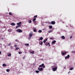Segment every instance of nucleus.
Instances as JSON below:
<instances>
[{"label": "nucleus", "mask_w": 75, "mask_h": 75, "mask_svg": "<svg viewBox=\"0 0 75 75\" xmlns=\"http://www.w3.org/2000/svg\"><path fill=\"white\" fill-rule=\"evenodd\" d=\"M31 38V37H29L28 38V40H30Z\"/></svg>", "instance_id": "35"}, {"label": "nucleus", "mask_w": 75, "mask_h": 75, "mask_svg": "<svg viewBox=\"0 0 75 75\" xmlns=\"http://www.w3.org/2000/svg\"><path fill=\"white\" fill-rule=\"evenodd\" d=\"M61 38H62V39H65V37L64 36H62L61 37Z\"/></svg>", "instance_id": "16"}, {"label": "nucleus", "mask_w": 75, "mask_h": 75, "mask_svg": "<svg viewBox=\"0 0 75 75\" xmlns=\"http://www.w3.org/2000/svg\"><path fill=\"white\" fill-rule=\"evenodd\" d=\"M30 54H34V51H30Z\"/></svg>", "instance_id": "12"}, {"label": "nucleus", "mask_w": 75, "mask_h": 75, "mask_svg": "<svg viewBox=\"0 0 75 75\" xmlns=\"http://www.w3.org/2000/svg\"><path fill=\"white\" fill-rule=\"evenodd\" d=\"M33 31L34 32H36L37 31V30H36V28H35L33 30Z\"/></svg>", "instance_id": "14"}, {"label": "nucleus", "mask_w": 75, "mask_h": 75, "mask_svg": "<svg viewBox=\"0 0 75 75\" xmlns=\"http://www.w3.org/2000/svg\"><path fill=\"white\" fill-rule=\"evenodd\" d=\"M18 53H19V54H22V52H18Z\"/></svg>", "instance_id": "32"}, {"label": "nucleus", "mask_w": 75, "mask_h": 75, "mask_svg": "<svg viewBox=\"0 0 75 75\" xmlns=\"http://www.w3.org/2000/svg\"><path fill=\"white\" fill-rule=\"evenodd\" d=\"M11 25L13 26V25H16V24L14 23H11Z\"/></svg>", "instance_id": "17"}, {"label": "nucleus", "mask_w": 75, "mask_h": 75, "mask_svg": "<svg viewBox=\"0 0 75 75\" xmlns=\"http://www.w3.org/2000/svg\"><path fill=\"white\" fill-rule=\"evenodd\" d=\"M72 38V36H71L70 38V39H71V38Z\"/></svg>", "instance_id": "42"}, {"label": "nucleus", "mask_w": 75, "mask_h": 75, "mask_svg": "<svg viewBox=\"0 0 75 75\" xmlns=\"http://www.w3.org/2000/svg\"><path fill=\"white\" fill-rule=\"evenodd\" d=\"M1 51H0V55H1Z\"/></svg>", "instance_id": "44"}, {"label": "nucleus", "mask_w": 75, "mask_h": 75, "mask_svg": "<svg viewBox=\"0 0 75 75\" xmlns=\"http://www.w3.org/2000/svg\"><path fill=\"white\" fill-rule=\"evenodd\" d=\"M50 29H51V28H52V26L50 25L49 26Z\"/></svg>", "instance_id": "15"}, {"label": "nucleus", "mask_w": 75, "mask_h": 75, "mask_svg": "<svg viewBox=\"0 0 75 75\" xmlns=\"http://www.w3.org/2000/svg\"><path fill=\"white\" fill-rule=\"evenodd\" d=\"M33 35V34L32 33H31L29 34V37H31Z\"/></svg>", "instance_id": "10"}, {"label": "nucleus", "mask_w": 75, "mask_h": 75, "mask_svg": "<svg viewBox=\"0 0 75 75\" xmlns=\"http://www.w3.org/2000/svg\"><path fill=\"white\" fill-rule=\"evenodd\" d=\"M47 40H48V39H45V41H47Z\"/></svg>", "instance_id": "45"}, {"label": "nucleus", "mask_w": 75, "mask_h": 75, "mask_svg": "<svg viewBox=\"0 0 75 75\" xmlns=\"http://www.w3.org/2000/svg\"><path fill=\"white\" fill-rule=\"evenodd\" d=\"M50 40H54V38H50Z\"/></svg>", "instance_id": "31"}, {"label": "nucleus", "mask_w": 75, "mask_h": 75, "mask_svg": "<svg viewBox=\"0 0 75 75\" xmlns=\"http://www.w3.org/2000/svg\"><path fill=\"white\" fill-rule=\"evenodd\" d=\"M18 27H19V26H16V28H18Z\"/></svg>", "instance_id": "37"}, {"label": "nucleus", "mask_w": 75, "mask_h": 75, "mask_svg": "<svg viewBox=\"0 0 75 75\" xmlns=\"http://www.w3.org/2000/svg\"><path fill=\"white\" fill-rule=\"evenodd\" d=\"M52 32V30H50L49 31L48 33H51Z\"/></svg>", "instance_id": "25"}, {"label": "nucleus", "mask_w": 75, "mask_h": 75, "mask_svg": "<svg viewBox=\"0 0 75 75\" xmlns=\"http://www.w3.org/2000/svg\"><path fill=\"white\" fill-rule=\"evenodd\" d=\"M16 32H17L18 33H22L23 32V31L20 29H18L17 30H16Z\"/></svg>", "instance_id": "2"}, {"label": "nucleus", "mask_w": 75, "mask_h": 75, "mask_svg": "<svg viewBox=\"0 0 75 75\" xmlns=\"http://www.w3.org/2000/svg\"><path fill=\"white\" fill-rule=\"evenodd\" d=\"M7 72H9L10 71V70L9 69H6Z\"/></svg>", "instance_id": "30"}, {"label": "nucleus", "mask_w": 75, "mask_h": 75, "mask_svg": "<svg viewBox=\"0 0 75 75\" xmlns=\"http://www.w3.org/2000/svg\"><path fill=\"white\" fill-rule=\"evenodd\" d=\"M44 64L43 63V64H42L41 65H40L39 66V67H43V66H44Z\"/></svg>", "instance_id": "8"}, {"label": "nucleus", "mask_w": 75, "mask_h": 75, "mask_svg": "<svg viewBox=\"0 0 75 75\" xmlns=\"http://www.w3.org/2000/svg\"><path fill=\"white\" fill-rule=\"evenodd\" d=\"M6 65H7L6 64H3V67H6Z\"/></svg>", "instance_id": "18"}, {"label": "nucleus", "mask_w": 75, "mask_h": 75, "mask_svg": "<svg viewBox=\"0 0 75 75\" xmlns=\"http://www.w3.org/2000/svg\"><path fill=\"white\" fill-rule=\"evenodd\" d=\"M69 73H70V71H69L68 73V74H69Z\"/></svg>", "instance_id": "48"}, {"label": "nucleus", "mask_w": 75, "mask_h": 75, "mask_svg": "<svg viewBox=\"0 0 75 75\" xmlns=\"http://www.w3.org/2000/svg\"><path fill=\"white\" fill-rule=\"evenodd\" d=\"M8 32H11V30L10 29H8Z\"/></svg>", "instance_id": "23"}, {"label": "nucleus", "mask_w": 75, "mask_h": 75, "mask_svg": "<svg viewBox=\"0 0 75 75\" xmlns=\"http://www.w3.org/2000/svg\"><path fill=\"white\" fill-rule=\"evenodd\" d=\"M36 22H37V21H34V23H36Z\"/></svg>", "instance_id": "43"}, {"label": "nucleus", "mask_w": 75, "mask_h": 75, "mask_svg": "<svg viewBox=\"0 0 75 75\" xmlns=\"http://www.w3.org/2000/svg\"><path fill=\"white\" fill-rule=\"evenodd\" d=\"M20 48L19 47H18L16 48V50H19Z\"/></svg>", "instance_id": "36"}, {"label": "nucleus", "mask_w": 75, "mask_h": 75, "mask_svg": "<svg viewBox=\"0 0 75 75\" xmlns=\"http://www.w3.org/2000/svg\"><path fill=\"white\" fill-rule=\"evenodd\" d=\"M38 70L39 71H42L43 70V69L42 68H40L39 67L38 68Z\"/></svg>", "instance_id": "5"}, {"label": "nucleus", "mask_w": 75, "mask_h": 75, "mask_svg": "<svg viewBox=\"0 0 75 75\" xmlns=\"http://www.w3.org/2000/svg\"><path fill=\"white\" fill-rule=\"evenodd\" d=\"M37 16H38L37 15H35V16H34V18H37Z\"/></svg>", "instance_id": "27"}, {"label": "nucleus", "mask_w": 75, "mask_h": 75, "mask_svg": "<svg viewBox=\"0 0 75 75\" xmlns=\"http://www.w3.org/2000/svg\"><path fill=\"white\" fill-rule=\"evenodd\" d=\"M62 55H66V54H67V52H63L62 54Z\"/></svg>", "instance_id": "9"}, {"label": "nucleus", "mask_w": 75, "mask_h": 75, "mask_svg": "<svg viewBox=\"0 0 75 75\" xmlns=\"http://www.w3.org/2000/svg\"><path fill=\"white\" fill-rule=\"evenodd\" d=\"M31 22H32V21H31V20H29L28 21L29 23H31Z\"/></svg>", "instance_id": "22"}, {"label": "nucleus", "mask_w": 75, "mask_h": 75, "mask_svg": "<svg viewBox=\"0 0 75 75\" xmlns=\"http://www.w3.org/2000/svg\"><path fill=\"white\" fill-rule=\"evenodd\" d=\"M72 53H74V52L75 53V51H72Z\"/></svg>", "instance_id": "41"}, {"label": "nucleus", "mask_w": 75, "mask_h": 75, "mask_svg": "<svg viewBox=\"0 0 75 75\" xmlns=\"http://www.w3.org/2000/svg\"><path fill=\"white\" fill-rule=\"evenodd\" d=\"M21 22H20L17 23L16 24H17L18 26H19V27H21Z\"/></svg>", "instance_id": "4"}, {"label": "nucleus", "mask_w": 75, "mask_h": 75, "mask_svg": "<svg viewBox=\"0 0 75 75\" xmlns=\"http://www.w3.org/2000/svg\"><path fill=\"white\" fill-rule=\"evenodd\" d=\"M17 47V45H15V47Z\"/></svg>", "instance_id": "40"}, {"label": "nucleus", "mask_w": 75, "mask_h": 75, "mask_svg": "<svg viewBox=\"0 0 75 75\" xmlns=\"http://www.w3.org/2000/svg\"><path fill=\"white\" fill-rule=\"evenodd\" d=\"M16 41H17V42H18V40H16Z\"/></svg>", "instance_id": "46"}, {"label": "nucleus", "mask_w": 75, "mask_h": 75, "mask_svg": "<svg viewBox=\"0 0 75 75\" xmlns=\"http://www.w3.org/2000/svg\"><path fill=\"white\" fill-rule=\"evenodd\" d=\"M9 15H12V13L11 12H9Z\"/></svg>", "instance_id": "29"}, {"label": "nucleus", "mask_w": 75, "mask_h": 75, "mask_svg": "<svg viewBox=\"0 0 75 75\" xmlns=\"http://www.w3.org/2000/svg\"><path fill=\"white\" fill-rule=\"evenodd\" d=\"M42 67H43V68H45V66H43Z\"/></svg>", "instance_id": "39"}, {"label": "nucleus", "mask_w": 75, "mask_h": 75, "mask_svg": "<svg viewBox=\"0 0 75 75\" xmlns=\"http://www.w3.org/2000/svg\"><path fill=\"white\" fill-rule=\"evenodd\" d=\"M51 24L52 25H54L55 24V21H52L51 22Z\"/></svg>", "instance_id": "7"}, {"label": "nucleus", "mask_w": 75, "mask_h": 75, "mask_svg": "<svg viewBox=\"0 0 75 75\" xmlns=\"http://www.w3.org/2000/svg\"><path fill=\"white\" fill-rule=\"evenodd\" d=\"M25 45H27V46H28L29 45V44L28 43L25 44Z\"/></svg>", "instance_id": "26"}, {"label": "nucleus", "mask_w": 75, "mask_h": 75, "mask_svg": "<svg viewBox=\"0 0 75 75\" xmlns=\"http://www.w3.org/2000/svg\"><path fill=\"white\" fill-rule=\"evenodd\" d=\"M42 32V30H38V33H41Z\"/></svg>", "instance_id": "28"}, {"label": "nucleus", "mask_w": 75, "mask_h": 75, "mask_svg": "<svg viewBox=\"0 0 75 75\" xmlns=\"http://www.w3.org/2000/svg\"><path fill=\"white\" fill-rule=\"evenodd\" d=\"M36 20V18H34L33 20V21H35Z\"/></svg>", "instance_id": "19"}, {"label": "nucleus", "mask_w": 75, "mask_h": 75, "mask_svg": "<svg viewBox=\"0 0 75 75\" xmlns=\"http://www.w3.org/2000/svg\"><path fill=\"white\" fill-rule=\"evenodd\" d=\"M43 42L44 43H45V42H46V40H44L43 41Z\"/></svg>", "instance_id": "34"}, {"label": "nucleus", "mask_w": 75, "mask_h": 75, "mask_svg": "<svg viewBox=\"0 0 75 75\" xmlns=\"http://www.w3.org/2000/svg\"><path fill=\"white\" fill-rule=\"evenodd\" d=\"M35 72H36V73H39V72H40V71H39L38 70L35 71Z\"/></svg>", "instance_id": "24"}, {"label": "nucleus", "mask_w": 75, "mask_h": 75, "mask_svg": "<svg viewBox=\"0 0 75 75\" xmlns=\"http://www.w3.org/2000/svg\"><path fill=\"white\" fill-rule=\"evenodd\" d=\"M40 45H42V44H43V42L42 41L41 43H39Z\"/></svg>", "instance_id": "20"}, {"label": "nucleus", "mask_w": 75, "mask_h": 75, "mask_svg": "<svg viewBox=\"0 0 75 75\" xmlns=\"http://www.w3.org/2000/svg\"><path fill=\"white\" fill-rule=\"evenodd\" d=\"M24 58H25V57H23V59H24Z\"/></svg>", "instance_id": "47"}, {"label": "nucleus", "mask_w": 75, "mask_h": 75, "mask_svg": "<svg viewBox=\"0 0 75 75\" xmlns=\"http://www.w3.org/2000/svg\"><path fill=\"white\" fill-rule=\"evenodd\" d=\"M11 43H10L8 45V46H10V45H11Z\"/></svg>", "instance_id": "38"}, {"label": "nucleus", "mask_w": 75, "mask_h": 75, "mask_svg": "<svg viewBox=\"0 0 75 75\" xmlns=\"http://www.w3.org/2000/svg\"><path fill=\"white\" fill-rule=\"evenodd\" d=\"M57 68H58L57 67V66H56L55 67L53 68H52V70L53 71H56L57 69Z\"/></svg>", "instance_id": "1"}, {"label": "nucleus", "mask_w": 75, "mask_h": 75, "mask_svg": "<svg viewBox=\"0 0 75 75\" xmlns=\"http://www.w3.org/2000/svg\"><path fill=\"white\" fill-rule=\"evenodd\" d=\"M57 42V41L55 40H54L53 41L52 43V44H55V42Z\"/></svg>", "instance_id": "11"}, {"label": "nucleus", "mask_w": 75, "mask_h": 75, "mask_svg": "<svg viewBox=\"0 0 75 75\" xmlns=\"http://www.w3.org/2000/svg\"><path fill=\"white\" fill-rule=\"evenodd\" d=\"M11 53H9L8 55V57H10V56H11Z\"/></svg>", "instance_id": "21"}, {"label": "nucleus", "mask_w": 75, "mask_h": 75, "mask_svg": "<svg viewBox=\"0 0 75 75\" xmlns=\"http://www.w3.org/2000/svg\"><path fill=\"white\" fill-rule=\"evenodd\" d=\"M69 57H70V56H69V55L68 54L67 56L65 57V59H67V58L69 59Z\"/></svg>", "instance_id": "6"}, {"label": "nucleus", "mask_w": 75, "mask_h": 75, "mask_svg": "<svg viewBox=\"0 0 75 75\" xmlns=\"http://www.w3.org/2000/svg\"><path fill=\"white\" fill-rule=\"evenodd\" d=\"M74 69V68H71L70 69V70H72V69Z\"/></svg>", "instance_id": "33"}, {"label": "nucleus", "mask_w": 75, "mask_h": 75, "mask_svg": "<svg viewBox=\"0 0 75 75\" xmlns=\"http://www.w3.org/2000/svg\"><path fill=\"white\" fill-rule=\"evenodd\" d=\"M46 46H48V45L49 47H50V42H46L45 43Z\"/></svg>", "instance_id": "3"}, {"label": "nucleus", "mask_w": 75, "mask_h": 75, "mask_svg": "<svg viewBox=\"0 0 75 75\" xmlns=\"http://www.w3.org/2000/svg\"><path fill=\"white\" fill-rule=\"evenodd\" d=\"M43 40V38L41 37L40 38V39H39V40L40 41V40Z\"/></svg>", "instance_id": "13"}]
</instances>
